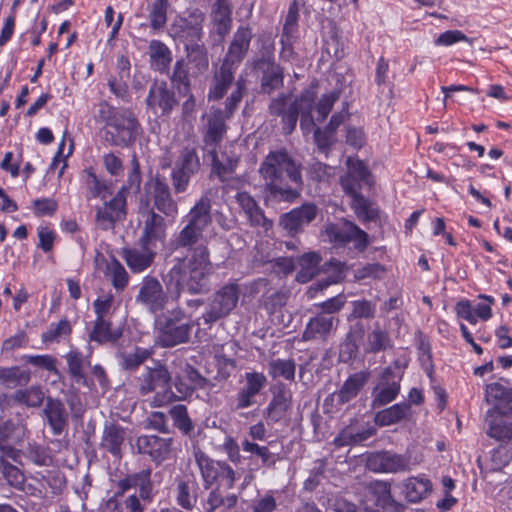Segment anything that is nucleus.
Returning <instances> with one entry per match:
<instances>
[{"instance_id":"43","label":"nucleus","mask_w":512,"mask_h":512,"mask_svg":"<svg viewBox=\"0 0 512 512\" xmlns=\"http://www.w3.org/2000/svg\"><path fill=\"white\" fill-rule=\"evenodd\" d=\"M403 493L408 502L417 503L432 490V483L427 478L410 477L403 483Z\"/></svg>"},{"instance_id":"46","label":"nucleus","mask_w":512,"mask_h":512,"mask_svg":"<svg viewBox=\"0 0 512 512\" xmlns=\"http://www.w3.org/2000/svg\"><path fill=\"white\" fill-rule=\"evenodd\" d=\"M196 491L197 484L194 481L185 479L177 480L175 488L177 504L187 511L192 510L197 501Z\"/></svg>"},{"instance_id":"19","label":"nucleus","mask_w":512,"mask_h":512,"mask_svg":"<svg viewBox=\"0 0 512 512\" xmlns=\"http://www.w3.org/2000/svg\"><path fill=\"white\" fill-rule=\"evenodd\" d=\"M170 81L180 95L187 97L182 104L184 116L191 115L195 111L196 100L191 93V80L189 79V68L183 59H178L173 67Z\"/></svg>"},{"instance_id":"3","label":"nucleus","mask_w":512,"mask_h":512,"mask_svg":"<svg viewBox=\"0 0 512 512\" xmlns=\"http://www.w3.org/2000/svg\"><path fill=\"white\" fill-rule=\"evenodd\" d=\"M259 174L272 199L293 202L300 197L303 186L301 163L286 149L270 151L260 164Z\"/></svg>"},{"instance_id":"1","label":"nucleus","mask_w":512,"mask_h":512,"mask_svg":"<svg viewBox=\"0 0 512 512\" xmlns=\"http://www.w3.org/2000/svg\"><path fill=\"white\" fill-rule=\"evenodd\" d=\"M193 273L185 264V258H176L174 265L162 275L163 284L151 275L142 279L135 302L151 313H158L166 308L170 298L178 301L184 292L206 294L210 290L209 279Z\"/></svg>"},{"instance_id":"40","label":"nucleus","mask_w":512,"mask_h":512,"mask_svg":"<svg viewBox=\"0 0 512 512\" xmlns=\"http://www.w3.org/2000/svg\"><path fill=\"white\" fill-rule=\"evenodd\" d=\"M376 432V428L370 425L362 429L347 426L335 438L334 443L340 447L357 445L375 435Z\"/></svg>"},{"instance_id":"11","label":"nucleus","mask_w":512,"mask_h":512,"mask_svg":"<svg viewBox=\"0 0 512 512\" xmlns=\"http://www.w3.org/2000/svg\"><path fill=\"white\" fill-rule=\"evenodd\" d=\"M146 194L153 202V208L167 217H173L178 212V204L173 199L171 189L164 177L156 175L145 183Z\"/></svg>"},{"instance_id":"16","label":"nucleus","mask_w":512,"mask_h":512,"mask_svg":"<svg viewBox=\"0 0 512 512\" xmlns=\"http://www.w3.org/2000/svg\"><path fill=\"white\" fill-rule=\"evenodd\" d=\"M126 217V197L123 189L102 207L96 209V223L102 230L113 229L115 223Z\"/></svg>"},{"instance_id":"10","label":"nucleus","mask_w":512,"mask_h":512,"mask_svg":"<svg viewBox=\"0 0 512 512\" xmlns=\"http://www.w3.org/2000/svg\"><path fill=\"white\" fill-rule=\"evenodd\" d=\"M195 461L201 472L206 489L221 479L225 482V487L231 489L236 482V472L234 469L224 461H215L208 457L204 452H195Z\"/></svg>"},{"instance_id":"34","label":"nucleus","mask_w":512,"mask_h":512,"mask_svg":"<svg viewBox=\"0 0 512 512\" xmlns=\"http://www.w3.org/2000/svg\"><path fill=\"white\" fill-rule=\"evenodd\" d=\"M126 437L125 429L115 422H106L103 427L100 447L115 457H121Z\"/></svg>"},{"instance_id":"61","label":"nucleus","mask_w":512,"mask_h":512,"mask_svg":"<svg viewBox=\"0 0 512 512\" xmlns=\"http://www.w3.org/2000/svg\"><path fill=\"white\" fill-rule=\"evenodd\" d=\"M72 327L67 319H61L57 323H52L49 329L42 334V341L44 343L57 342L63 336L71 333Z\"/></svg>"},{"instance_id":"51","label":"nucleus","mask_w":512,"mask_h":512,"mask_svg":"<svg viewBox=\"0 0 512 512\" xmlns=\"http://www.w3.org/2000/svg\"><path fill=\"white\" fill-rule=\"evenodd\" d=\"M295 370L296 364L293 359H273L268 363V373L274 379L282 377L294 381Z\"/></svg>"},{"instance_id":"57","label":"nucleus","mask_w":512,"mask_h":512,"mask_svg":"<svg viewBox=\"0 0 512 512\" xmlns=\"http://www.w3.org/2000/svg\"><path fill=\"white\" fill-rule=\"evenodd\" d=\"M168 0H154L149 9L150 26L153 30L162 29L167 22Z\"/></svg>"},{"instance_id":"6","label":"nucleus","mask_w":512,"mask_h":512,"mask_svg":"<svg viewBox=\"0 0 512 512\" xmlns=\"http://www.w3.org/2000/svg\"><path fill=\"white\" fill-rule=\"evenodd\" d=\"M185 318L184 310L176 307L157 319V343L161 347L172 348L190 340L193 323L184 321Z\"/></svg>"},{"instance_id":"62","label":"nucleus","mask_w":512,"mask_h":512,"mask_svg":"<svg viewBox=\"0 0 512 512\" xmlns=\"http://www.w3.org/2000/svg\"><path fill=\"white\" fill-rule=\"evenodd\" d=\"M346 165L348 168V173L352 175L353 177H356L357 179L361 180L363 184L367 185L368 187H371L374 183L372 179V175L370 171L367 169L364 162L358 159H353L351 157H348L346 161Z\"/></svg>"},{"instance_id":"48","label":"nucleus","mask_w":512,"mask_h":512,"mask_svg":"<svg viewBox=\"0 0 512 512\" xmlns=\"http://www.w3.org/2000/svg\"><path fill=\"white\" fill-rule=\"evenodd\" d=\"M121 335V331L112 330L111 322L103 318L95 320L93 329L89 333V339L100 344L115 343Z\"/></svg>"},{"instance_id":"32","label":"nucleus","mask_w":512,"mask_h":512,"mask_svg":"<svg viewBox=\"0 0 512 512\" xmlns=\"http://www.w3.org/2000/svg\"><path fill=\"white\" fill-rule=\"evenodd\" d=\"M186 59L182 58L189 68V77H198L209 68L208 50L203 43H185Z\"/></svg>"},{"instance_id":"20","label":"nucleus","mask_w":512,"mask_h":512,"mask_svg":"<svg viewBox=\"0 0 512 512\" xmlns=\"http://www.w3.org/2000/svg\"><path fill=\"white\" fill-rule=\"evenodd\" d=\"M110 126L115 130L112 133L113 144L128 146L136 139L139 122L132 111L123 109L114 117Z\"/></svg>"},{"instance_id":"8","label":"nucleus","mask_w":512,"mask_h":512,"mask_svg":"<svg viewBox=\"0 0 512 512\" xmlns=\"http://www.w3.org/2000/svg\"><path fill=\"white\" fill-rule=\"evenodd\" d=\"M324 234L335 246H346L353 243L354 248L359 252H363L369 245L368 234L346 219L326 224Z\"/></svg>"},{"instance_id":"12","label":"nucleus","mask_w":512,"mask_h":512,"mask_svg":"<svg viewBox=\"0 0 512 512\" xmlns=\"http://www.w3.org/2000/svg\"><path fill=\"white\" fill-rule=\"evenodd\" d=\"M146 105L154 115L169 116L178 105V100L166 81L156 80L150 85Z\"/></svg>"},{"instance_id":"37","label":"nucleus","mask_w":512,"mask_h":512,"mask_svg":"<svg viewBox=\"0 0 512 512\" xmlns=\"http://www.w3.org/2000/svg\"><path fill=\"white\" fill-rule=\"evenodd\" d=\"M504 416L495 409H489L486 413L487 434L498 441L512 439V423H507Z\"/></svg>"},{"instance_id":"15","label":"nucleus","mask_w":512,"mask_h":512,"mask_svg":"<svg viewBox=\"0 0 512 512\" xmlns=\"http://www.w3.org/2000/svg\"><path fill=\"white\" fill-rule=\"evenodd\" d=\"M367 466L372 471L384 473H399L411 470L409 456L390 451H381L371 454L368 457Z\"/></svg>"},{"instance_id":"47","label":"nucleus","mask_w":512,"mask_h":512,"mask_svg":"<svg viewBox=\"0 0 512 512\" xmlns=\"http://www.w3.org/2000/svg\"><path fill=\"white\" fill-rule=\"evenodd\" d=\"M212 21L217 34L225 36L231 28V9L227 0H216L212 11Z\"/></svg>"},{"instance_id":"53","label":"nucleus","mask_w":512,"mask_h":512,"mask_svg":"<svg viewBox=\"0 0 512 512\" xmlns=\"http://www.w3.org/2000/svg\"><path fill=\"white\" fill-rule=\"evenodd\" d=\"M169 414L173 420L174 426L179 429L184 435H191L194 431V425L188 416L187 408L185 405L178 404L169 410Z\"/></svg>"},{"instance_id":"42","label":"nucleus","mask_w":512,"mask_h":512,"mask_svg":"<svg viewBox=\"0 0 512 512\" xmlns=\"http://www.w3.org/2000/svg\"><path fill=\"white\" fill-rule=\"evenodd\" d=\"M322 258L317 252L304 253L297 259L299 270L296 274V280L299 283L311 281L318 273Z\"/></svg>"},{"instance_id":"59","label":"nucleus","mask_w":512,"mask_h":512,"mask_svg":"<svg viewBox=\"0 0 512 512\" xmlns=\"http://www.w3.org/2000/svg\"><path fill=\"white\" fill-rule=\"evenodd\" d=\"M261 41L262 47L260 49V56L254 61V69L259 71L279 65L275 62L274 43L270 40L269 37L266 39H261Z\"/></svg>"},{"instance_id":"63","label":"nucleus","mask_w":512,"mask_h":512,"mask_svg":"<svg viewBox=\"0 0 512 512\" xmlns=\"http://www.w3.org/2000/svg\"><path fill=\"white\" fill-rule=\"evenodd\" d=\"M235 86V89L225 101L224 110H222L226 118H229L233 114L246 90L245 80L242 77L236 81Z\"/></svg>"},{"instance_id":"27","label":"nucleus","mask_w":512,"mask_h":512,"mask_svg":"<svg viewBox=\"0 0 512 512\" xmlns=\"http://www.w3.org/2000/svg\"><path fill=\"white\" fill-rule=\"evenodd\" d=\"M252 37V29L249 26H240L233 35L223 62L238 68L249 50Z\"/></svg>"},{"instance_id":"56","label":"nucleus","mask_w":512,"mask_h":512,"mask_svg":"<svg viewBox=\"0 0 512 512\" xmlns=\"http://www.w3.org/2000/svg\"><path fill=\"white\" fill-rule=\"evenodd\" d=\"M0 474L3 479H5L6 482L15 489L23 484L25 477L23 472L17 466L11 464L4 458V455H0Z\"/></svg>"},{"instance_id":"18","label":"nucleus","mask_w":512,"mask_h":512,"mask_svg":"<svg viewBox=\"0 0 512 512\" xmlns=\"http://www.w3.org/2000/svg\"><path fill=\"white\" fill-rule=\"evenodd\" d=\"M317 213L318 207L314 203H304L300 207L281 215L279 225L289 235L295 236L316 218Z\"/></svg>"},{"instance_id":"25","label":"nucleus","mask_w":512,"mask_h":512,"mask_svg":"<svg viewBox=\"0 0 512 512\" xmlns=\"http://www.w3.org/2000/svg\"><path fill=\"white\" fill-rule=\"evenodd\" d=\"M267 384V378L260 372H247L245 385L236 395V410L246 409L255 404V397Z\"/></svg>"},{"instance_id":"54","label":"nucleus","mask_w":512,"mask_h":512,"mask_svg":"<svg viewBox=\"0 0 512 512\" xmlns=\"http://www.w3.org/2000/svg\"><path fill=\"white\" fill-rule=\"evenodd\" d=\"M368 351L377 353L391 347V340L387 331L375 324L373 330L367 336Z\"/></svg>"},{"instance_id":"24","label":"nucleus","mask_w":512,"mask_h":512,"mask_svg":"<svg viewBox=\"0 0 512 512\" xmlns=\"http://www.w3.org/2000/svg\"><path fill=\"white\" fill-rule=\"evenodd\" d=\"M167 237V223L165 218L150 210L143 222L142 234L139 243L150 245L155 248L156 243H164Z\"/></svg>"},{"instance_id":"21","label":"nucleus","mask_w":512,"mask_h":512,"mask_svg":"<svg viewBox=\"0 0 512 512\" xmlns=\"http://www.w3.org/2000/svg\"><path fill=\"white\" fill-rule=\"evenodd\" d=\"M41 416L54 436H60L68 428L69 413L59 398L47 396Z\"/></svg>"},{"instance_id":"5","label":"nucleus","mask_w":512,"mask_h":512,"mask_svg":"<svg viewBox=\"0 0 512 512\" xmlns=\"http://www.w3.org/2000/svg\"><path fill=\"white\" fill-rule=\"evenodd\" d=\"M171 380V374L168 369L164 365L156 363L153 367H146L136 378V387L143 396L160 389L154 395L151 405L153 407H161L177 398L171 390Z\"/></svg>"},{"instance_id":"55","label":"nucleus","mask_w":512,"mask_h":512,"mask_svg":"<svg viewBox=\"0 0 512 512\" xmlns=\"http://www.w3.org/2000/svg\"><path fill=\"white\" fill-rule=\"evenodd\" d=\"M107 271L113 287L118 291L124 290L129 281V275L124 266L116 258H112V260L107 263Z\"/></svg>"},{"instance_id":"23","label":"nucleus","mask_w":512,"mask_h":512,"mask_svg":"<svg viewBox=\"0 0 512 512\" xmlns=\"http://www.w3.org/2000/svg\"><path fill=\"white\" fill-rule=\"evenodd\" d=\"M339 319L326 313H317L310 318L302 332L301 339L303 341H325L331 332L336 329Z\"/></svg>"},{"instance_id":"41","label":"nucleus","mask_w":512,"mask_h":512,"mask_svg":"<svg viewBox=\"0 0 512 512\" xmlns=\"http://www.w3.org/2000/svg\"><path fill=\"white\" fill-rule=\"evenodd\" d=\"M209 156L211 157L212 171L222 182L227 180V175L235 171L239 161L235 154L229 155L226 152H223L219 157L217 149H210Z\"/></svg>"},{"instance_id":"29","label":"nucleus","mask_w":512,"mask_h":512,"mask_svg":"<svg viewBox=\"0 0 512 512\" xmlns=\"http://www.w3.org/2000/svg\"><path fill=\"white\" fill-rule=\"evenodd\" d=\"M292 395L289 390L286 389L284 384H278L276 391L273 394L269 405L267 406L264 417L268 424H273L280 421L291 408Z\"/></svg>"},{"instance_id":"52","label":"nucleus","mask_w":512,"mask_h":512,"mask_svg":"<svg viewBox=\"0 0 512 512\" xmlns=\"http://www.w3.org/2000/svg\"><path fill=\"white\" fill-rule=\"evenodd\" d=\"M351 205L357 217L364 222L374 221L379 216L378 209L374 208L370 201L361 194L352 196Z\"/></svg>"},{"instance_id":"14","label":"nucleus","mask_w":512,"mask_h":512,"mask_svg":"<svg viewBox=\"0 0 512 512\" xmlns=\"http://www.w3.org/2000/svg\"><path fill=\"white\" fill-rule=\"evenodd\" d=\"M173 438L160 437L157 435L139 436L136 446L141 454H147L153 462L160 465L170 458L173 452Z\"/></svg>"},{"instance_id":"60","label":"nucleus","mask_w":512,"mask_h":512,"mask_svg":"<svg viewBox=\"0 0 512 512\" xmlns=\"http://www.w3.org/2000/svg\"><path fill=\"white\" fill-rule=\"evenodd\" d=\"M242 449L244 452H249L252 455H256L261 459L262 466L274 467L277 459L273 453L270 452L266 446H259L256 443L245 440L242 443Z\"/></svg>"},{"instance_id":"17","label":"nucleus","mask_w":512,"mask_h":512,"mask_svg":"<svg viewBox=\"0 0 512 512\" xmlns=\"http://www.w3.org/2000/svg\"><path fill=\"white\" fill-rule=\"evenodd\" d=\"M204 15L198 10L190 11L187 16L179 17L172 25L176 37L185 43H200L202 39Z\"/></svg>"},{"instance_id":"28","label":"nucleus","mask_w":512,"mask_h":512,"mask_svg":"<svg viewBox=\"0 0 512 512\" xmlns=\"http://www.w3.org/2000/svg\"><path fill=\"white\" fill-rule=\"evenodd\" d=\"M235 199L249 220L251 226L262 227L265 231L272 228V221L266 218L263 210L248 192H238Z\"/></svg>"},{"instance_id":"2","label":"nucleus","mask_w":512,"mask_h":512,"mask_svg":"<svg viewBox=\"0 0 512 512\" xmlns=\"http://www.w3.org/2000/svg\"><path fill=\"white\" fill-rule=\"evenodd\" d=\"M182 228L171 242L175 251L185 250V264L196 276L209 279L212 263L210 251L205 242V233L213 224L212 201L210 191L205 192L183 217Z\"/></svg>"},{"instance_id":"22","label":"nucleus","mask_w":512,"mask_h":512,"mask_svg":"<svg viewBox=\"0 0 512 512\" xmlns=\"http://www.w3.org/2000/svg\"><path fill=\"white\" fill-rule=\"evenodd\" d=\"M226 117L221 109H214L207 116L203 127V143L210 149H217L227 132Z\"/></svg>"},{"instance_id":"4","label":"nucleus","mask_w":512,"mask_h":512,"mask_svg":"<svg viewBox=\"0 0 512 512\" xmlns=\"http://www.w3.org/2000/svg\"><path fill=\"white\" fill-rule=\"evenodd\" d=\"M314 104L315 93L311 90L303 91L293 100L290 94L279 93L270 100L268 113L281 118L282 130L287 135L295 130L300 115L301 129L304 133H310L314 129Z\"/></svg>"},{"instance_id":"26","label":"nucleus","mask_w":512,"mask_h":512,"mask_svg":"<svg viewBox=\"0 0 512 512\" xmlns=\"http://www.w3.org/2000/svg\"><path fill=\"white\" fill-rule=\"evenodd\" d=\"M121 255L132 272L141 273L152 265L156 251L154 247L138 242L136 247L123 248Z\"/></svg>"},{"instance_id":"50","label":"nucleus","mask_w":512,"mask_h":512,"mask_svg":"<svg viewBox=\"0 0 512 512\" xmlns=\"http://www.w3.org/2000/svg\"><path fill=\"white\" fill-rule=\"evenodd\" d=\"M31 379V372L28 369H21L19 366L0 368V383L6 387L26 385Z\"/></svg>"},{"instance_id":"58","label":"nucleus","mask_w":512,"mask_h":512,"mask_svg":"<svg viewBox=\"0 0 512 512\" xmlns=\"http://www.w3.org/2000/svg\"><path fill=\"white\" fill-rule=\"evenodd\" d=\"M151 354L148 349L136 347L134 352L120 354V365L125 370H134L150 358Z\"/></svg>"},{"instance_id":"33","label":"nucleus","mask_w":512,"mask_h":512,"mask_svg":"<svg viewBox=\"0 0 512 512\" xmlns=\"http://www.w3.org/2000/svg\"><path fill=\"white\" fill-rule=\"evenodd\" d=\"M485 401L495 403L493 409L503 415H512V389L494 382L486 385Z\"/></svg>"},{"instance_id":"49","label":"nucleus","mask_w":512,"mask_h":512,"mask_svg":"<svg viewBox=\"0 0 512 512\" xmlns=\"http://www.w3.org/2000/svg\"><path fill=\"white\" fill-rule=\"evenodd\" d=\"M261 91L264 94H271L281 88L284 83V69L281 65L273 66L261 71Z\"/></svg>"},{"instance_id":"39","label":"nucleus","mask_w":512,"mask_h":512,"mask_svg":"<svg viewBox=\"0 0 512 512\" xmlns=\"http://www.w3.org/2000/svg\"><path fill=\"white\" fill-rule=\"evenodd\" d=\"M148 54L151 66L160 73H166L172 61V54L165 43L159 40H152L148 46Z\"/></svg>"},{"instance_id":"38","label":"nucleus","mask_w":512,"mask_h":512,"mask_svg":"<svg viewBox=\"0 0 512 512\" xmlns=\"http://www.w3.org/2000/svg\"><path fill=\"white\" fill-rule=\"evenodd\" d=\"M410 416V404L402 402L378 411L374 416V422L380 427H385L396 424L402 420L409 419Z\"/></svg>"},{"instance_id":"44","label":"nucleus","mask_w":512,"mask_h":512,"mask_svg":"<svg viewBox=\"0 0 512 512\" xmlns=\"http://www.w3.org/2000/svg\"><path fill=\"white\" fill-rule=\"evenodd\" d=\"M46 396L40 385H32L25 389H18L14 392L12 399L28 408H39L46 402Z\"/></svg>"},{"instance_id":"45","label":"nucleus","mask_w":512,"mask_h":512,"mask_svg":"<svg viewBox=\"0 0 512 512\" xmlns=\"http://www.w3.org/2000/svg\"><path fill=\"white\" fill-rule=\"evenodd\" d=\"M289 297L288 290L276 289L270 286L267 292L261 296L260 304L269 315H273L287 304Z\"/></svg>"},{"instance_id":"35","label":"nucleus","mask_w":512,"mask_h":512,"mask_svg":"<svg viewBox=\"0 0 512 512\" xmlns=\"http://www.w3.org/2000/svg\"><path fill=\"white\" fill-rule=\"evenodd\" d=\"M65 360L72 380L77 384L89 387L90 383L86 377L85 369L91 365L90 355H85L77 349H72L65 355Z\"/></svg>"},{"instance_id":"9","label":"nucleus","mask_w":512,"mask_h":512,"mask_svg":"<svg viewBox=\"0 0 512 512\" xmlns=\"http://www.w3.org/2000/svg\"><path fill=\"white\" fill-rule=\"evenodd\" d=\"M201 168L200 158L195 147L185 146L181 149L171 172L172 186L176 194L184 193L192 176Z\"/></svg>"},{"instance_id":"7","label":"nucleus","mask_w":512,"mask_h":512,"mask_svg":"<svg viewBox=\"0 0 512 512\" xmlns=\"http://www.w3.org/2000/svg\"><path fill=\"white\" fill-rule=\"evenodd\" d=\"M240 287L230 282L219 288L213 295L206 311L202 314L204 324L211 327L217 321L227 317L237 306Z\"/></svg>"},{"instance_id":"36","label":"nucleus","mask_w":512,"mask_h":512,"mask_svg":"<svg viewBox=\"0 0 512 512\" xmlns=\"http://www.w3.org/2000/svg\"><path fill=\"white\" fill-rule=\"evenodd\" d=\"M371 373L363 370L350 375L335 394L339 404L343 405L354 399L370 379Z\"/></svg>"},{"instance_id":"31","label":"nucleus","mask_w":512,"mask_h":512,"mask_svg":"<svg viewBox=\"0 0 512 512\" xmlns=\"http://www.w3.org/2000/svg\"><path fill=\"white\" fill-rule=\"evenodd\" d=\"M238 495L224 493L220 484L210 490L203 502L204 512H233L238 504Z\"/></svg>"},{"instance_id":"13","label":"nucleus","mask_w":512,"mask_h":512,"mask_svg":"<svg viewBox=\"0 0 512 512\" xmlns=\"http://www.w3.org/2000/svg\"><path fill=\"white\" fill-rule=\"evenodd\" d=\"M402 374V371L396 373L392 367H387L382 371L379 382L372 391V408L383 407L396 399L400 392Z\"/></svg>"},{"instance_id":"64","label":"nucleus","mask_w":512,"mask_h":512,"mask_svg":"<svg viewBox=\"0 0 512 512\" xmlns=\"http://www.w3.org/2000/svg\"><path fill=\"white\" fill-rule=\"evenodd\" d=\"M338 98L339 94L337 92H330L328 94L322 95L316 104V117H314V123L323 122L327 118Z\"/></svg>"},{"instance_id":"30","label":"nucleus","mask_w":512,"mask_h":512,"mask_svg":"<svg viewBox=\"0 0 512 512\" xmlns=\"http://www.w3.org/2000/svg\"><path fill=\"white\" fill-rule=\"evenodd\" d=\"M237 67L222 61L219 69L214 72L207 98L209 101L222 99L234 81Z\"/></svg>"}]
</instances>
